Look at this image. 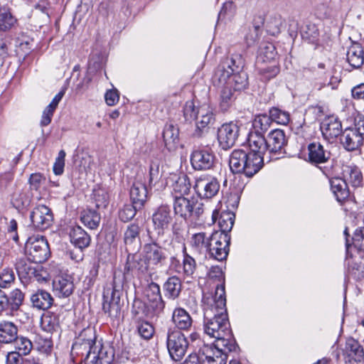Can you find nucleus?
I'll return each mask as SVG.
<instances>
[{
    "label": "nucleus",
    "mask_w": 364,
    "mask_h": 364,
    "mask_svg": "<svg viewBox=\"0 0 364 364\" xmlns=\"http://www.w3.org/2000/svg\"><path fill=\"white\" fill-rule=\"evenodd\" d=\"M139 335L145 340H149L154 334V326L148 321H139L137 323Z\"/></svg>",
    "instance_id": "603ef678"
},
{
    "label": "nucleus",
    "mask_w": 364,
    "mask_h": 364,
    "mask_svg": "<svg viewBox=\"0 0 364 364\" xmlns=\"http://www.w3.org/2000/svg\"><path fill=\"white\" fill-rule=\"evenodd\" d=\"M92 200L97 209L105 208L109 203V196L104 189H95L93 191Z\"/></svg>",
    "instance_id": "de8ad7c7"
},
{
    "label": "nucleus",
    "mask_w": 364,
    "mask_h": 364,
    "mask_svg": "<svg viewBox=\"0 0 364 364\" xmlns=\"http://www.w3.org/2000/svg\"><path fill=\"white\" fill-rule=\"evenodd\" d=\"M320 128L323 136L328 139L337 137L342 131L341 122L333 115L325 117L321 123Z\"/></svg>",
    "instance_id": "412c9836"
},
{
    "label": "nucleus",
    "mask_w": 364,
    "mask_h": 364,
    "mask_svg": "<svg viewBox=\"0 0 364 364\" xmlns=\"http://www.w3.org/2000/svg\"><path fill=\"white\" fill-rule=\"evenodd\" d=\"M164 289L168 299H176L181 291V282L178 277H171L164 283Z\"/></svg>",
    "instance_id": "c9c22d12"
},
{
    "label": "nucleus",
    "mask_w": 364,
    "mask_h": 364,
    "mask_svg": "<svg viewBox=\"0 0 364 364\" xmlns=\"http://www.w3.org/2000/svg\"><path fill=\"white\" fill-rule=\"evenodd\" d=\"M25 248L28 259L33 263L45 262L50 255L48 243L43 237H30L26 243Z\"/></svg>",
    "instance_id": "9b49d317"
},
{
    "label": "nucleus",
    "mask_w": 364,
    "mask_h": 364,
    "mask_svg": "<svg viewBox=\"0 0 364 364\" xmlns=\"http://www.w3.org/2000/svg\"><path fill=\"white\" fill-rule=\"evenodd\" d=\"M308 154L305 160L312 165L327 163L331 158L332 154L328 144H323L319 141H314L307 146Z\"/></svg>",
    "instance_id": "ddd939ff"
},
{
    "label": "nucleus",
    "mask_w": 364,
    "mask_h": 364,
    "mask_svg": "<svg viewBox=\"0 0 364 364\" xmlns=\"http://www.w3.org/2000/svg\"><path fill=\"white\" fill-rule=\"evenodd\" d=\"M15 267L18 275L25 279H31V274H32L36 271L34 264H32L23 257L18 258L16 260Z\"/></svg>",
    "instance_id": "c03bdc74"
},
{
    "label": "nucleus",
    "mask_w": 364,
    "mask_h": 364,
    "mask_svg": "<svg viewBox=\"0 0 364 364\" xmlns=\"http://www.w3.org/2000/svg\"><path fill=\"white\" fill-rule=\"evenodd\" d=\"M140 228L136 223L129 225L124 233V242L127 246L140 245Z\"/></svg>",
    "instance_id": "58836bf2"
},
{
    "label": "nucleus",
    "mask_w": 364,
    "mask_h": 364,
    "mask_svg": "<svg viewBox=\"0 0 364 364\" xmlns=\"http://www.w3.org/2000/svg\"><path fill=\"white\" fill-rule=\"evenodd\" d=\"M33 226L39 230L48 229L53 223V215L51 210L44 205L33 208L30 214Z\"/></svg>",
    "instance_id": "2eb2a0df"
},
{
    "label": "nucleus",
    "mask_w": 364,
    "mask_h": 364,
    "mask_svg": "<svg viewBox=\"0 0 364 364\" xmlns=\"http://www.w3.org/2000/svg\"><path fill=\"white\" fill-rule=\"evenodd\" d=\"M162 171L157 164H151L149 168V183L151 187H156L157 191L164 189L168 182L162 179Z\"/></svg>",
    "instance_id": "f704fd0d"
},
{
    "label": "nucleus",
    "mask_w": 364,
    "mask_h": 364,
    "mask_svg": "<svg viewBox=\"0 0 364 364\" xmlns=\"http://www.w3.org/2000/svg\"><path fill=\"white\" fill-rule=\"evenodd\" d=\"M130 198L136 207L141 209L147 199L146 186L140 181H135L130 189Z\"/></svg>",
    "instance_id": "b1692460"
},
{
    "label": "nucleus",
    "mask_w": 364,
    "mask_h": 364,
    "mask_svg": "<svg viewBox=\"0 0 364 364\" xmlns=\"http://www.w3.org/2000/svg\"><path fill=\"white\" fill-rule=\"evenodd\" d=\"M245 60L240 54H234L223 60L218 67L214 80L219 85H228L234 91H241L248 86V77L242 70Z\"/></svg>",
    "instance_id": "f03ea898"
},
{
    "label": "nucleus",
    "mask_w": 364,
    "mask_h": 364,
    "mask_svg": "<svg viewBox=\"0 0 364 364\" xmlns=\"http://www.w3.org/2000/svg\"><path fill=\"white\" fill-rule=\"evenodd\" d=\"M351 95L355 100H364V83L353 87L351 90Z\"/></svg>",
    "instance_id": "774afa93"
},
{
    "label": "nucleus",
    "mask_w": 364,
    "mask_h": 364,
    "mask_svg": "<svg viewBox=\"0 0 364 364\" xmlns=\"http://www.w3.org/2000/svg\"><path fill=\"white\" fill-rule=\"evenodd\" d=\"M235 222V215L231 212H223L219 217L218 225L220 230L215 231L214 232H221L229 235V232L232 230Z\"/></svg>",
    "instance_id": "79ce46f5"
},
{
    "label": "nucleus",
    "mask_w": 364,
    "mask_h": 364,
    "mask_svg": "<svg viewBox=\"0 0 364 364\" xmlns=\"http://www.w3.org/2000/svg\"><path fill=\"white\" fill-rule=\"evenodd\" d=\"M15 274L12 269L4 268L0 270V287L9 288L15 281Z\"/></svg>",
    "instance_id": "5fc2aeb1"
},
{
    "label": "nucleus",
    "mask_w": 364,
    "mask_h": 364,
    "mask_svg": "<svg viewBox=\"0 0 364 364\" xmlns=\"http://www.w3.org/2000/svg\"><path fill=\"white\" fill-rule=\"evenodd\" d=\"M348 174V179L353 186L358 187L360 186L363 182V175L358 168H349Z\"/></svg>",
    "instance_id": "6e6d98bb"
},
{
    "label": "nucleus",
    "mask_w": 364,
    "mask_h": 364,
    "mask_svg": "<svg viewBox=\"0 0 364 364\" xmlns=\"http://www.w3.org/2000/svg\"><path fill=\"white\" fill-rule=\"evenodd\" d=\"M18 328L12 322L0 323V343H10L17 338Z\"/></svg>",
    "instance_id": "473e14b6"
},
{
    "label": "nucleus",
    "mask_w": 364,
    "mask_h": 364,
    "mask_svg": "<svg viewBox=\"0 0 364 364\" xmlns=\"http://www.w3.org/2000/svg\"><path fill=\"white\" fill-rule=\"evenodd\" d=\"M182 250L183 253V271L186 276H192L196 269V263L195 259L186 252V247L184 243L182 244Z\"/></svg>",
    "instance_id": "49530a36"
},
{
    "label": "nucleus",
    "mask_w": 364,
    "mask_h": 364,
    "mask_svg": "<svg viewBox=\"0 0 364 364\" xmlns=\"http://www.w3.org/2000/svg\"><path fill=\"white\" fill-rule=\"evenodd\" d=\"M149 237L151 241L145 244L143 247L144 257L150 265L161 264L166 258L162 250V247H166L170 245V240L163 238L156 240V237L150 235Z\"/></svg>",
    "instance_id": "9d476101"
},
{
    "label": "nucleus",
    "mask_w": 364,
    "mask_h": 364,
    "mask_svg": "<svg viewBox=\"0 0 364 364\" xmlns=\"http://www.w3.org/2000/svg\"><path fill=\"white\" fill-rule=\"evenodd\" d=\"M34 268L36 271L31 274V279H34L40 282L46 281L48 277L47 272L38 263H35Z\"/></svg>",
    "instance_id": "052dcab7"
},
{
    "label": "nucleus",
    "mask_w": 364,
    "mask_h": 364,
    "mask_svg": "<svg viewBox=\"0 0 364 364\" xmlns=\"http://www.w3.org/2000/svg\"><path fill=\"white\" fill-rule=\"evenodd\" d=\"M144 295L155 314L158 315L163 312L165 308V301L162 299L160 287L158 284L153 282L149 283L145 289Z\"/></svg>",
    "instance_id": "a211bd4d"
},
{
    "label": "nucleus",
    "mask_w": 364,
    "mask_h": 364,
    "mask_svg": "<svg viewBox=\"0 0 364 364\" xmlns=\"http://www.w3.org/2000/svg\"><path fill=\"white\" fill-rule=\"evenodd\" d=\"M55 110V109L49 105L45 108L43 112L40 123L42 127L48 126L51 122L52 117Z\"/></svg>",
    "instance_id": "e2e57ef3"
},
{
    "label": "nucleus",
    "mask_w": 364,
    "mask_h": 364,
    "mask_svg": "<svg viewBox=\"0 0 364 364\" xmlns=\"http://www.w3.org/2000/svg\"><path fill=\"white\" fill-rule=\"evenodd\" d=\"M172 321L177 330H188L191 327L193 320L189 314L182 308L176 309L172 315Z\"/></svg>",
    "instance_id": "2f4dec72"
},
{
    "label": "nucleus",
    "mask_w": 364,
    "mask_h": 364,
    "mask_svg": "<svg viewBox=\"0 0 364 364\" xmlns=\"http://www.w3.org/2000/svg\"><path fill=\"white\" fill-rule=\"evenodd\" d=\"M24 300V294L19 289L12 290L9 295L0 289V312L12 314L19 309Z\"/></svg>",
    "instance_id": "4468645a"
},
{
    "label": "nucleus",
    "mask_w": 364,
    "mask_h": 364,
    "mask_svg": "<svg viewBox=\"0 0 364 364\" xmlns=\"http://www.w3.org/2000/svg\"><path fill=\"white\" fill-rule=\"evenodd\" d=\"M269 117L272 121L277 124L286 125L290 120L289 112L279 109L277 107H273L269 110Z\"/></svg>",
    "instance_id": "09e8293b"
},
{
    "label": "nucleus",
    "mask_w": 364,
    "mask_h": 364,
    "mask_svg": "<svg viewBox=\"0 0 364 364\" xmlns=\"http://www.w3.org/2000/svg\"><path fill=\"white\" fill-rule=\"evenodd\" d=\"M105 102L109 106L114 105L119 101V94L117 90H108L105 95Z\"/></svg>",
    "instance_id": "69168bd1"
},
{
    "label": "nucleus",
    "mask_w": 364,
    "mask_h": 364,
    "mask_svg": "<svg viewBox=\"0 0 364 364\" xmlns=\"http://www.w3.org/2000/svg\"><path fill=\"white\" fill-rule=\"evenodd\" d=\"M146 259L141 258L138 255H129L127 261V268L128 270H136L139 273L145 274L149 271V267Z\"/></svg>",
    "instance_id": "e433bc0d"
},
{
    "label": "nucleus",
    "mask_w": 364,
    "mask_h": 364,
    "mask_svg": "<svg viewBox=\"0 0 364 364\" xmlns=\"http://www.w3.org/2000/svg\"><path fill=\"white\" fill-rule=\"evenodd\" d=\"M347 60L355 68L364 65V47L359 43H353L348 50Z\"/></svg>",
    "instance_id": "c85d7f7f"
},
{
    "label": "nucleus",
    "mask_w": 364,
    "mask_h": 364,
    "mask_svg": "<svg viewBox=\"0 0 364 364\" xmlns=\"http://www.w3.org/2000/svg\"><path fill=\"white\" fill-rule=\"evenodd\" d=\"M264 161V156L257 151L235 149L230 156L229 166L233 173L252 177L262 168Z\"/></svg>",
    "instance_id": "39448f33"
},
{
    "label": "nucleus",
    "mask_w": 364,
    "mask_h": 364,
    "mask_svg": "<svg viewBox=\"0 0 364 364\" xmlns=\"http://www.w3.org/2000/svg\"><path fill=\"white\" fill-rule=\"evenodd\" d=\"M330 186L333 193L338 202L342 203L349 197V189L344 179L333 178L330 180Z\"/></svg>",
    "instance_id": "c756f323"
},
{
    "label": "nucleus",
    "mask_w": 364,
    "mask_h": 364,
    "mask_svg": "<svg viewBox=\"0 0 364 364\" xmlns=\"http://www.w3.org/2000/svg\"><path fill=\"white\" fill-rule=\"evenodd\" d=\"M138 210H140L139 208H136L133 203L124 205L119 212V218L124 223L129 222L134 218Z\"/></svg>",
    "instance_id": "864d4df0"
},
{
    "label": "nucleus",
    "mask_w": 364,
    "mask_h": 364,
    "mask_svg": "<svg viewBox=\"0 0 364 364\" xmlns=\"http://www.w3.org/2000/svg\"><path fill=\"white\" fill-rule=\"evenodd\" d=\"M173 221L171 210L168 205H159L154 212L151 216V222L154 230L150 236L156 237V240L163 238H168V230Z\"/></svg>",
    "instance_id": "423d86ee"
},
{
    "label": "nucleus",
    "mask_w": 364,
    "mask_h": 364,
    "mask_svg": "<svg viewBox=\"0 0 364 364\" xmlns=\"http://www.w3.org/2000/svg\"><path fill=\"white\" fill-rule=\"evenodd\" d=\"M46 178L42 174L36 173L31 175L28 182L31 190L38 191L45 183Z\"/></svg>",
    "instance_id": "13d9d810"
},
{
    "label": "nucleus",
    "mask_w": 364,
    "mask_h": 364,
    "mask_svg": "<svg viewBox=\"0 0 364 364\" xmlns=\"http://www.w3.org/2000/svg\"><path fill=\"white\" fill-rule=\"evenodd\" d=\"M193 188L199 197L211 198L218 192L220 184L215 178L203 176L196 178Z\"/></svg>",
    "instance_id": "dca6fc26"
},
{
    "label": "nucleus",
    "mask_w": 364,
    "mask_h": 364,
    "mask_svg": "<svg viewBox=\"0 0 364 364\" xmlns=\"http://www.w3.org/2000/svg\"><path fill=\"white\" fill-rule=\"evenodd\" d=\"M17 19L5 7H0V31H7L14 28Z\"/></svg>",
    "instance_id": "a19ab883"
},
{
    "label": "nucleus",
    "mask_w": 364,
    "mask_h": 364,
    "mask_svg": "<svg viewBox=\"0 0 364 364\" xmlns=\"http://www.w3.org/2000/svg\"><path fill=\"white\" fill-rule=\"evenodd\" d=\"M31 301L34 308L40 310H47L52 306L53 298L50 293L41 289L31 295Z\"/></svg>",
    "instance_id": "cd10ccee"
},
{
    "label": "nucleus",
    "mask_w": 364,
    "mask_h": 364,
    "mask_svg": "<svg viewBox=\"0 0 364 364\" xmlns=\"http://www.w3.org/2000/svg\"><path fill=\"white\" fill-rule=\"evenodd\" d=\"M80 220L85 226L94 230L99 226L101 217L96 210L88 208L81 213Z\"/></svg>",
    "instance_id": "ea45409f"
},
{
    "label": "nucleus",
    "mask_w": 364,
    "mask_h": 364,
    "mask_svg": "<svg viewBox=\"0 0 364 364\" xmlns=\"http://www.w3.org/2000/svg\"><path fill=\"white\" fill-rule=\"evenodd\" d=\"M227 348L221 346V343H218L215 348L211 349L212 354L206 355L205 359L208 364H226L227 355L225 350Z\"/></svg>",
    "instance_id": "4c0bfd02"
},
{
    "label": "nucleus",
    "mask_w": 364,
    "mask_h": 364,
    "mask_svg": "<svg viewBox=\"0 0 364 364\" xmlns=\"http://www.w3.org/2000/svg\"><path fill=\"white\" fill-rule=\"evenodd\" d=\"M198 129H203L213 124L215 121L213 108L206 104L200 106L197 109L196 118Z\"/></svg>",
    "instance_id": "4be33fe9"
},
{
    "label": "nucleus",
    "mask_w": 364,
    "mask_h": 364,
    "mask_svg": "<svg viewBox=\"0 0 364 364\" xmlns=\"http://www.w3.org/2000/svg\"><path fill=\"white\" fill-rule=\"evenodd\" d=\"M170 180L173 181L172 187L176 193H178L181 196L189 193L191 183L187 175L177 176L176 174H173L171 176Z\"/></svg>",
    "instance_id": "72a5a7b5"
},
{
    "label": "nucleus",
    "mask_w": 364,
    "mask_h": 364,
    "mask_svg": "<svg viewBox=\"0 0 364 364\" xmlns=\"http://www.w3.org/2000/svg\"><path fill=\"white\" fill-rule=\"evenodd\" d=\"M183 115L186 120L196 119L197 111H196L194 104L192 101L186 102L183 108Z\"/></svg>",
    "instance_id": "680f3d73"
},
{
    "label": "nucleus",
    "mask_w": 364,
    "mask_h": 364,
    "mask_svg": "<svg viewBox=\"0 0 364 364\" xmlns=\"http://www.w3.org/2000/svg\"><path fill=\"white\" fill-rule=\"evenodd\" d=\"M250 149L261 153L269 161L279 158L283 154L287 139L283 130L275 129L264 138L263 134L250 133L248 137Z\"/></svg>",
    "instance_id": "20e7f679"
},
{
    "label": "nucleus",
    "mask_w": 364,
    "mask_h": 364,
    "mask_svg": "<svg viewBox=\"0 0 364 364\" xmlns=\"http://www.w3.org/2000/svg\"><path fill=\"white\" fill-rule=\"evenodd\" d=\"M6 364H23L22 355L16 351L8 353Z\"/></svg>",
    "instance_id": "338daca9"
},
{
    "label": "nucleus",
    "mask_w": 364,
    "mask_h": 364,
    "mask_svg": "<svg viewBox=\"0 0 364 364\" xmlns=\"http://www.w3.org/2000/svg\"><path fill=\"white\" fill-rule=\"evenodd\" d=\"M353 241L354 246L359 251H364V228H359L355 231Z\"/></svg>",
    "instance_id": "bf43d9fd"
},
{
    "label": "nucleus",
    "mask_w": 364,
    "mask_h": 364,
    "mask_svg": "<svg viewBox=\"0 0 364 364\" xmlns=\"http://www.w3.org/2000/svg\"><path fill=\"white\" fill-rule=\"evenodd\" d=\"M32 193L28 188H16L11 196V203L18 210L28 208L32 200Z\"/></svg>",
    "instance_id": "5701e85b"
},
{
    "label": "nucleus",
    "mask_w": 364,
    "mask_h": 364,
    "mask_svg": "<svg viewBox=\"0 0 364 364\" xmlns=\"http://www.w3.org/2000/svg\"><path fill=\"white\" fill-rule=\"evenodd\" d=\"M223 88L220 91V106L223 110H227L230 107L234 100L235 99V92L232 87L228 85H221Z\"/></svg>",
    "instance_id": "37998d69"
},
{
    "label": "nucleus",
    "mask_w": 364,
    "mask_h": 364,
    "mask_svg": "<svg viewBox=\"0 0 364 364\" xmlns=\"http://www.w3.org/2000/svg\"><path fill=\"white\" fill-rule=\"evenodd\" d=\"M191 163L195 170H208L213 166L214 156L208 150L196 149L191 154Z\"/></svg>",
    "instance_id": "6ab92c4d"
},
{
    "label": "nucleus",
    "mask_w": 364,
    "mask_h": 364,
    "mask_svg": "<svg viewBox=\"0 0 364 364\" xmlns=\"http://www.w3.org/2000/svg\"><path fill=\"white\" fill-rule=\"evenodd\" d=\"M341 143L348 151L358 150L364 143V119L344 129L341 136Z\"/></svg>",
    "instance_id": "6e6552de"
},
{
    "label": "nucleus",
    "mask_w": 364,
    "mask_h": 364,
    "mask_svg": "<svg viewBox=\"0 0 364 364\" xmlns=\"http://www.w3.org/2000/svg\"><path fill=\"white\" fill-rule=\"evenodd\" d=\"M95 338V336L93 335V338H87V340L83 339L82 343L76 342L73 345V348H79L81 350H87L84 358L85 364H97V363L101 348L96 345Z\"/></svg>",
    "instance_id": "aec40b11"
},
{
    "label": "nucleus",
    "mask_w": 364,
    "mask_h": 364,
    "mask_svg": "<svg viewBox=\"0 0 364 364\" xmlns=\"http://www.w3.org/2000/svg\"><path fill=\"white\" fill-rule=\"evenodd\" d=\"M71 242L80 249H84L89 246L90 242V235L80 226H75L70 232Z\"/></svg>",
    "instance_id": "7c9ffc66"
},
{
    "label": "nucleus",
    "mask_w": 364,
    "mask_h": 364,
    "mask_svg": "<svg viewBox=\"0 0 364 364\" xmlns=\"http://www.w3.org/2000/svg\"><path fill=\"white\" fill-rule=\"evenodd\" d=\"M65 152L60 150L53 165V172L55 175H61L64 171Z\"/></svg>",
    "instance_id": "4d7b16f0"
},
{
    "label": "nucleus",
    "mask_w": 364,
    "mask_h": 364,
    "mask_svg": "<svg viewBox=\"0 0 364 364\" xmlns=\"http://www.w3.org/2000/svg\"><path fill=\"white\" fill-rule=\"evenodd\" d=\"M41 324L47 331H55L59 326V318L57 315L48 313L42 317Z\"/></svg>",
    "instance_id": "8fccbe9b"
},
{
    "label": "nucleus",
    "mask_w": 364,
    "mask_h": 364,
    "mask_svg": "<svg viewBox=\"0 0 364 364\" xmlns=\"http://www.w3.org/2000/svg\"><path fill=\"white\" fill-rule=\"evenodd\" d=\"M175 214L184 219L191 217L199 218L204 213L203 204L193 198L188 199L183 196H176L173 204Z\"/></svg>",
    "instance_id": "f8f14e48"
},
{
    "label": "nucleus",
    "mask_w": 364,
    "mask_h": 364,
    "mask_svg": "<svg viewBox=\"0 0 364 364\" xmlns=\"http://www.w3.org/2000/svg\"><path fill=\"white\" fill-rule=\"evenodd\" d=\"M121 286L117 284L116 277L110 286L104 289L102 309L112 318H119L121 314Z\"/></svg>",
    "instance_id": "0eeeda50"
},
{
    "label": "nucleus",
    "mask_w": 364,
    "mask_h": 364,
    "mask_svg": "<svg viewBox=\"0 0 364 364\" xmlns=\"http://www.w3.org/2000/svg\"><path fill=\"white\" fill-rule=\"evenodd\" d=\"M53 287L58 296L68 297L73 294L74 284L70 278L58 277L53 280Z\"/></svg>",
    "instance_id": "bb28decb"
},
{
    "label": "nucleus",
    "mask_w": 364,
    "mask_h": 364,
    "mask_svg": "<svg viewBox=\"0 0 364 364\" xmlns=\"http://www.w3.org/2000/svg\"><path fill=\"white\" fill-rule=\"evenodd\" d=\"M114 360V354L108 353L102 348L100 349V356L97 364H112Z\"/></svg>",
    "instance_id": "0e129e2a"
},
{
    "label": "nucleus",
    "mask_w": 364,
    "mask_h": 364,
    "mask_svg": "<svg viewBox=\"0 0 364 364\" xmlns=\"http://www.w3.org/2000/svg\"><path fill=\"white\" fill-rule=\"evenodd\" d=\"M15 341V349L18 353L21 354V355H28L32 348L33 345L31 341L25 337H20L18 338L14 341Z\"/></svg>",
    "instance_id": "3c124183"
},
{
    "label": "nucleus",
    "mask_w": 364,
    "mask_h": 364,
    "mask_svg": "<svg viewBox=\"0 0 364 364\" xmlns=\"http://www.w3.org/2000/svg\"><path fill=\"white\" fill-rule=\"evenodd\" d=\"M203 302L204 333L218 343L220 342L222 347L232 351L235 349V345L230 341L231 331L226 309L224 284L217 285L214 294H204Z\"/></svg>",
    "instance_id": "f257e3e1"
},
{
    "label": "nucleus",
    "mask_w": 364,
    "mask_h": 364,
    "mask_svg": "<svg viewBox=\"0 0 364 364\" xmlns=\"http://www.w3.org/2000/svg\"><path fill=\"white\" fill-rule=\"evenodd\" d=\"M166 346L171 358L178 361L185 355L188 342L181 331L170 328L167 333Z\"/></svg>",
    "instance_id": "1a4fd4ad"
},
{
    "label": "nucleus",
    "mask_w": 364,
    "mask_h": 364,
    "mask_svg": "<svg viewBox=\"0 0 364 364\" xmlns=\"http://www.w3.org/2000/svg\"><path fill=\"white\" fill-rule=\"evenodd\" d=\"M190 242L197 253H208L210 257L223 261L228 255L230 237L221 232H200L191 236Z\"/></svg>",
    "instance_id": "7ed1b4c3"
},
{
    "label": "nucleus",
    "mask_w": 364,
    "mask_h": 364,
    "mask_svg": "<svg viewBox=\"0 0 364 364\" xmlns=\"http://www.w3.org/2000/svg\"><path fill=\"white\" fill-rule=\"evenodd\" d=\"M166 147L169 151L175 150L179 144V129L172 124H166L163 132Z\"/></svg>",
    "instance_id": "a878e982"
},
{
    "label": "nucleus",
    "mask_w": 364,
    "mask_h": 364,
    "mask_svg": "<svg viewBox=\"0 0 364 364\" xmlns=\"http://www.w3.org/2000/svg\"><path fill=\"white\" fill-rule=\"evenodd\" d=\"M345 352L350 360H353L357 363H361L364 360L363 348L358 341L353 338L347 339Z\"/></svg>",
    "instance_id": "393cba45"
},
{
    "label": "nucleus",
    "mask_w": 364,
    "mask_h": 364,
    "mask_svg": "<svg viewBox=\"0 0 364 364\" xmlns=\"http://www.w3.org/2000/svg\"><path fill=\"white\" fill-rule=\"evenodd\" d=\"M272 120L269 115L259 114L257 115L253 121V128L255 129L252 133L262 134L266 132L270 127Z\"/></svg>",
    "instance_id": "a18cd8bd"
},
{
    "label": "nucleus",
    "mask_w": 364,
    "mask_h": 364,
    "mask_svg": "<svg viewBox=\"0 0 364 364\" xmlns=\"http://www.w3.org/2000/svg\"><path fill=\"white\" fill-rule=\"evenodd\" d=\"M239 135V127L233 123L224 124L218 129V139L223 149L227 150L232 147Z\"/></svg>",
    "instance_id": "f3484780"
}]
</instances>
